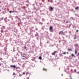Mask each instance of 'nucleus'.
<instances>
[{
	"mask_svg": "<svg viewBox=\"0 0 79 79\" xmlns=\"http://www.w3.org/2000/svg\"><path fill=\"white\" fill-rule=\"evenodd\" d=\"M62 54H64V55H65V54H66V52H64V53H62Z\"/></svg>",
	"mask_w": 79,
	"mask_h": 79,
	"instance_id": "nucleus-24",
	"label": "nucleus"
},
{
	"mask_svg": "<svg viewBox=\"0 0 79 79\" xmlns=\"http://www.w3.org/2000/svg\"><path fill=\"white\" fill-rule=\"evenodd\" d=\"M76 69H75L74 70V72H76Z\"/></svg>",
	"mask_w": 79,
	"mask_h": 79,
	"instance_id": "nucleus-29",
	"label": "nucleus"
},
{
	"mask_svg": "<svg viewBox=\"0 0 79 79\" xmlns=\"http://www.w3.org/2000/svg\"><path fill=\"white\" fill-rule=\"evenodd\" d=\"M72 56H74V55L73 54H72Z\"/></svg>",
	"mask_w": 79,
	"mask_h": 79,
	"instance_id": "nucleus-25",
	"label": "nucleus"
},
{
	"mask_svg": "<svg viewBox=\"0 0 79 79\" xmlns=\"http://www.w3.org/2000/svg\"><path fill=\"white\" fill-rule=\"evenodd\" d=\"M43 71H47V69H46L45 68H43Z\"/></svg>",
	"mask_w": 79,
	"mask_h": 79,
	"instance_id": "nucleus-10",
	"label": "nucleus"
},
{
	"mask_svg": "<svg viewBox=\"0 0 79 79\" xmlns=\"http://www.w3.org/2000/svg\"><path fill=\"white\" fill-rule=\"evenodd\" d=\"M17 19H19V18H17Z\"/></svg>",
	"mask_w": 79,
	"mask_h": 79,
	"instance_id": "nucleus-44",
	"label": "nucleus"
},
{
	"mask_svg": "<svg viewBox=\"0 0 79 79\" xmlns=\"http://www.w3.org/2000/svg\"><path fill=\"white\" fill-rule=\"evenodd\" d=\"M15 73H13V75H15Z\"/></svg>",
	"mask_w": 79,
	"mask_h": 79,
	"instance_id": "nucleus-34",
	"label": "nucleus"
},
{
	"mask_svg": "<svg viewBox=\"0 0 79 79\" xmlns=\"http://www.w3.org/2000/svg\"><path fill=\"white\" fill-rule=\"evenodd\" d=\"M10 67H13V68H16V67L15 65H10Z\"/></svg>",
	"mask_w": 79,
	"mask_h": 79,
	"instance_id": "nucleus-6",
	"label": "nucleus"
},
{
	"mask_svg": "<svg viewBox=\"0 0 79 79\" xmlns=\"http://www.w3.org/2000/svg\"><path fill=\"white\" fill-rule=\"evenodd\" d=\"M75 46H77L79 47V45H78V44H75Z\"/></svg>",
	"mask_w": 79,
	"mask_h": 79,
	"instance_id": "nucleus-18",
	"label": "nucleus"
},
{
	"mask_svg": "<svg viewBox=\"0 0 79 79\" xmlns=\"http://www.w3.org/2000/svg\"><path fill=\"white\" fill-rule=\"evenodd\" d=\"M49 30L50 32H53V27L52 26H50L49 28Z\"/></svg>",
	"mask_w": 79,
	"mask_h": 79,
	"instance_id": "nucleus-1",
	"label": "nucleus"
},
{
	"mask_svg": "<svg viewBox=\"0 0 79 79\" xmlns=\"http://www.w3.org/2000/svg\"><path fill=\"white\" fill-rule=\"evenodd\" d=\"M0 66H2V64H0Z\"/></svg>",
	"mask_w": 79,
	"mask_h": 79,
	"instance_id": "nucleus-39",
	"label": "nucleus"
},
{
	"mask_svg": "<svg viewBox=\"0 0 79 79\" xmlns=\"http://www.w3.org/2000/svg\"><path fill=\"white\" fill-rule=\"evenodd\" d=\"M23 74H25V73L24 72H23Z\"/></svg>",
	"mask_w": 79,
	"mask_h": 79,
	"instance_id": "nucleus-33",
	"label": "nucleus"
},
{
	"mask_svg": "<svg viewBox=\"0 0 79 79\" xmlns=\"http://www.w3.org/2000/svg\"><path fill=\"white\" fill-rule=\"evenodd\" d=\"M51 3H52V2H53V1L52 0H51Z\"/></svg>",
	"mask_w": 79,
	"mask_h": 79,
	"instance_id": "nucleus-26",
	"label": "nucleus"
},
{
	"mask_svg": "<svg viewBox=\"0 0 79 79\" xmlns=\"http://www.w3.org/2000/svg\"><path fill=\"white\" fill-rule=\"evenodd\" d=\"M0 11H1V10H0Z\"/></svg>",
	"mask_w": 79,
	"mask_h": 79,
	"instance_id": "nucleus-48",
	"label": "nucleus"
},
{
	"mask_svg": "<svg viewBox=\"0 0 79 79\" xmlns=\"http://www.w3.org/2000/svg\"><path fill=\"white\" fill-rule=\"evenodd\" d=\"M59 42H60V41H59Z\"/></svg>",
	"mask_w": 79,
	"mask_h": 79,
	"instance_id": "nucleus-47",
	"label": "nucleus"
},
{
	"mask_svg": "<svg viewBox=\"0 0 79 79\" xmlns=\"http://www.w3.org/2000/svg\"><path fill=\"white\" fill-rule=\"evenodd\" d=\"M24 57H25L26 59H28V57H26V56Z\"/></svg>",
	"mask_w": 79,
	"mask_h": 79,
	"instance_id": "nucleus-19",
	"label": "nucleus"
},
{
	"mask_svg": "<svg viewBox=\"0 0 79 79\" xmlns=\"http://www.w3.org/2000/svg\"><path fill=\"white\" fill-rule=\"evenodd\" d=\"M56 53H58V51H54V52L53 53H52V55H55V54H56Z\"/></svg>",
	"mask_w": 79,
	"mask_h": 79,
	"instance_id": "nucleus-3",
	"label": "nucleus"
},
{
	"mask_svg": "<svg viewBox=\"0 0 79 79\" xmlns=\"http://www.w3.org/2000/svg\"><path fill=\"white\" fill-rule=\"evenodd\" d=\"M2 27L3 28V29H5V26H2Z\"/></svg>",
	"mask_w": 79,
	"mask_h": 79,
	"instance_id": "nucleus-14",
	"label": "nucleus"
},
{
	"mask_svg": "<svg viewBox=\"0 0 79 79\" xmlns=\"http://www.w3.org/2000/svg\"><path fill=\"white\" fill-rule=\"evenodd\" d=\"M15 13H18V12H17V11H15Z\"/></svg>",
	"mask_w": 79,
	"mask_h": 79,
	"instance_id": "nucleus-36",
	"label": "nucleus"
},
{
	"mask_svg": "<svg viewBox=\"0 0 79 79\" xmlns=\"http://www.w3.org/2000/svg\"><path fill=\"white\" fill-rule=\"evenodd\" d=\"M65 72H66V70H64Z\"/></svg>",
	"mask_w": 79,
	"mask_h": 79,
	"instance_id": "nucleus-46",
	"label": "nucleus"
},
{
	"mask_svg": "<svg viewBox=\"0 0 79 79\" xmlns=\"http://www.w3.org/2000/svg\"><path fill=\"white\" fill-rule=\"evenodd\" d=\"M76 39V36H75L74 38V39Z\"/></svg>",
	"mask_w": 79,
	"mask_h": 79,
	"instance_id": "nucleus-17",
	"label": "nucleus"
},
{
	"mask_svg": "<svg viewBox=\"0 0 79 79\" xmlns=\"http://www.w3.org/2000/svg\"><path fill=\"white\" fill-rule=\"evenodd\" d=\"M76 73H77V74H79V72H76Z\"/></svg>",
	"mask_w": 79,
	"mask_h": 79,
	"instance_id": "nucleus-28",
	"label": "nucleus"
},
{
	"mask_svg": "<svg viewBox=\"0 0 79 79\" xmlns=\"http://www.w3.org/2000/svg\"><path fill=\"white\" fill-rule=\"evenodd\" d=\"M69 33H71V32H70V31H69Z\"/></svg>",
	"mask_w": 79,
	"mask_h": 79,
	"instance_id": "nucleus-41",
	"label": "nucleus"
},
{
	"mask_svg": "<svg viewBox=\"0 0 79 79\" xmlns=\"http://www.w3.org/2000/svg\"><path fill=\"white\" fill-rule=\"evenodd\" d=\"M68 50L69 51H73V50L70 49H69Z\"/></svg>",
	"mask_w": 79,
	"mask_h": 79,
	"instance_id": "nucleus-15",
	"label": "nucleus"
},
{
	"mask_svg": "<svg viewBox=\"0 0 79 79\" xmlns=\"http://www.w3.org/2000/svg\"><path fill=\"white\" fill-rule=\"evenodd\" d=\"M26 55V54H25L24 53H23L21 54V56L22 57H25Z\"/></svg>",
	"mask_w": 79,
	"mask_h": 79,
	"instance_id": "nucleus-4",
	"label": "nucleus"
},
{
	"mask_svg": "<svg viewBox=\"0 0 79 79\" xmlns=\"http://www.w3.org/2000/svg\"><path fill=\"white\" fill-rule=\"evenodd\" d=\"M24 48H25V49H26V46H24Z\"/></svg>",
	"mask_w": 79,
	"mask_h": 79,
	"instance_id": "nucleus-27",
	"label": "nucleus"
},
{
	"mask_svg": "<svg viewBox=\"0 0 79 79\" xmlns=\"http://www.w3.org/2000/svg\"><path fill=\"white\" fill-rule=\"evenodd\" d=\"M3 14H5V13H3Z\"/></svg>",
	"mask_w": 79,
	"mask_h": 79,
	"instance_id": "nucleus-51",
	"label": "nucleus"
},
{
	"mask_svg": "<svg viewBox=\"0 0 79 79\" xmlns=\"http://www.w3.org/2000/svg\"><path fill=\"white\" fill-rule=\"evenodd\" d=\"M49 9H50L51 10V11H52L53 10V8H52V7H49Z\"/></svg>",
	"mask_w": 79,
	"mask_h": 79,
	"instance_id": "nucleus-7",
	"label": "nucleus"
},
{
	"mask_svg": "<svg viewBox=\"0 0 79 79\" xmlns=\"http://www.w3.org/2000/svg\"><path fill=\"white\" fill-rule=\"evenodd\" d=\"M75 54H76L77 53V51H75Z\"/></svg>",
	"mask_w": 79,
	"mask_h": 79,
	"instance_id": "nucleus-21",
	"label": "nucleus"
},
{
	"mask_svg": "<svg viewBox=\"0 0 79 79\" xmlns=\"http://www.w3.org/2000/svg\"><path fill=\"white\" fill-rule=\"evenodd\" d=\"M79 8V7H77L75 8V10H77Z\"/></svg>",
	"mask_w": 79,
	"mask_h": 79,
	"instance_id": "nucleus-13",
	"label": "nucleus"
},
{
	"mask_svg": "<svg viewBox=\"0 0 79 79\" xmlns=\"http://www.w3.org/2000/svg\"><path fill=\"white\" fill-rule=\"evenodd\" d=\"M1 31L2 32L3 31L2 30Z\"/></svg>",
	"mask_w": 79,
	"mask_h": 79,
	"instance_id": "nucleus-38",
	"label": "nucleus"
},
{
	"mask_svg": "<svg viewBox=\"0 0 79 79\" xmlns=\"http://www.w3.org/2000/svg\"><path fill=\"white\" fill-rule=\"evenodd\" d=\"M33 5H34V4Z\"/></svg>",
	"mask_w": 79,
	"mask_h": 79,
	"instance_id": "nucleus-50",
	"label": "nucleus"
},
{
	"mask_svg": "<svg viewBox=\"0 0 79 79\" xmlns=\"http://www.w3.org/2000/svg\"><path fill=\"white\" fill-rule=\"evenodd\" d=\"M39 36H38V37L37 38L38 40H39Z\"/></svg>",
	"mask_w": 79,
	"mask_h": 79,
	"instance_id": "nucleus-22",
	"label": "nucleus"
},
{
	"mask_svg": "<svg viewBox=\"0 0 79 79\" xmlns=\"http://www.w3.org/2000/svg\"><path fill=\"white\" fill-rule=\"evenodd\" d=\"M53 45H52V47H53Z\"/></svg>",
	"mask_w": 79,
	"mask_h": 79,
	"instance_id": "nucleus-49",
	"label": "nucleus"
},
{
	"mask_svg": "<svg viewBox=\"0 0 79 79\" xmlns=\"http://www.w3.org/2000/svg\"><path fill=\"white\" fill-rule=\"evenodd\" d=\"M76 31V32H78V30H77Z\"/></svg>",
	"mask_w": 79,
	"mask_h": 79,
	"instance_id": "nucleus-31",
	"label": "nucleus"
},
{
	"mask_svg": "<svg viewBox=\"0 0 79 79\" xmlns=\"http://www.w3.org/2000/svg\"><path fill=\"white\" fill-rule=\"evenodd\" d=\"M71 18L72 19H73V20H74V19L73 18V17H71Z\"/></svg>",
	"mask_w": 79,
	"mask_h": 79,
	"instance_id": "nucleus-20",
	"label": "nucleus"
},
{
	"mask_svg": "<svg viewBox=\"0 0 79 79\" xmlns=\"http://www.w3.org/2000/svg\"><path fill=\"white\" fill-rule=\"evenodd\" d=\"M69 26H71V24L69 25Z\"/></svg>",
	"mask_w": 79,
	"mask_h": 79,
	"instance_id": "nucleus-42",
	"label": "nucleus"
},
{
	"mask_svg": "<svg viewBox=\"0 0 79 79\" xmlns=\"http://www.w3.org/2000/svg\"><path fill=\"white\" fill-rule=\"evenodd\" d=\"M67 54H68V52L67 53Z\"/></svg>",
	"mask_w": 79,
	"mask_h": 79,
	"instance_id": "nucleus-45",
	"label": "nucleus"
},
{
	"mask_svg": "<svg viewBox=\"0 0 79 79\" xmlns=\"http://www.w3.org/2000/svg\"><path fill=\"white\" fill-rule=\"evenodd\" d=\"M69 77H71V76H70Z\"/></svg>",
	"mask_w": 79,
	"mask_h": 79,
	"instance_id": "nucleus-43",
	"label": "nucleus"
},
{
	"mask_svg": "<svg viewBox=\"0 0 79 79\" xmlns=\"http://www.w3.org/2000/svg\"><path fill=\"white\" fill-rule=\"evenodd\" d=\"M35 29L36 31H37V30H38V29H37V28H36Z\"/></svg>",
	"mask_w": 79,
	"mask_h": 79,
	"instance_id": "nucleus-30",
	"label": "nucleus"
},
{
	"mask_svg": "<svg viewBox=\"0 0 79 79\" xmlns=\"http://www.w3.org/2000/svg\"><path fill=\"white\" fill-rule=\"evenodd\" d=\"M35 37H36L37 36H38V37H39V33L37 32H36V34L35 35Z\"/></svg>",
	"mask_w": 79,
	"mask_h": 79,
	"instance_id": "nucleus-5",
	"label": "nucleus"
},
{
	"mask_svg": "<svg viewBox=\"0 0 79 79\" xmlns=\"http://www.w3.org/2000/svg\"><path fill=\"white\" fill-rule=\"evenodd\" d=\"M14 50H15L14 49Z\"/></svg>",
	"mask_w": 79,
	"mask_h": 79,
	"instance_id": "nucleus-52",
	"label": "nucleus"
},
{
	"mask_svg": "<svg viewBox=\"0 0 79 79\" xmlns=\"http://www.w3.org/2000/svg\"><path fill=\"white\" fill-rule=\"evenodd\" d=\"M21 74H20V75H19V76H21Z\"/></svg>",
	"mask_w": 79,
	"mask_h": 79,
	"instance_id": "nucleus-35",
	"label": "nucleus"
},
{
	"mask_svg": "<svg viewBox=\"0 0 79 79\" xmlns=\"http://www.w3.org/2000/svg\"><path fill=\"white\" fill-rule=\"evenodd\" d=\"M27 79H29V77H28L27 78Z\"/></svg>",
	"mask_w": 79,
	"mask_h": 79,
	"instance_id": "nucleus-32",
	"label": "nucleus"
},
{
	"mask_svg": "<svg viewBox=\"0 0 79 79\" xmlns=\"http://www.w3.org/2000/svg\"><path fill=\"white\" fill-rule=\"evenodd\" d=\"M61 76H63V74H62Z\"/></svg>",
	"mask_w": 79,
	"mask_h": 79,
	"instance_id": "nucleus-40",
	"label": "nucleus"
},
{
	"mask_svg": "<svg viewBox=\"0 0 79 79\" xmlns=\"http://www.w3.org/2000/svg\"><path fill=\"white\" fill-rule=\"evenodd\" d=\"M11 12H12V13H14V11H12L10 10L9 11L10 13H11Z\"/></svg>",
	"mask_w": 79,
	"mask_h": 79,
	"instance_id": "nucleus-8",
	"label": "nucleus"
},
{
	"mask_svg": "<svg viewBox=\"0 0 79 79\" xmlns=\"http://www.w3.org/2000/svg\"><path fill=\"white\" fill-rule=\"evenodd\" d=\"M77 56H79V52L77 54Z\"/></svg>",
	"mask_w": 79,
	"mask_h": 79,
	"instance_id": "nucleus-16",
	"label": "nucleus"
},
{
	"mask_svg": "<svg viewBox=\"0 0 79 79\" xmlns=\"http://www.w3.org/2000/svg\"><path fill=\"white\" fill-rule=\"evenodd\" d=\"M3 20V17H2V18H0V21H1L2 20Z\"/></svg>",
	"mask_w": 79,
	"mask_h": 79,
	"instance_id": "nucleus-9",
	"label": "nucleus"
},
{
	"mask_svg": "<svg viewBox=\"0 0 79 79\" xmlns=\"http://www.w3.org/2000/svg\"><path fill=\"white\" fill-rule=\"evenodd\" d=\"M66 23H68V21H67Z\"/></svg>",
	"mask_w": 79,
	"mask_h": 79,
	"instance_id": "nucleus-37",
	"label": "nucleus"
},
{
	"mask_svg": "<svg viewBox=\"0 0 79 79\" xmlns=\"http://www.w3.org/2000/svg\"><path fill=\"white\" fill-rule=\"evenodd\" d=\"M39 59H40V60H41L42 59V57H41V56H40L39 57Z\"/></svg>",
	"mask_w": 79,
	"mask_h": 79,
	"instance_id": "nucleus-12",
	"label": "nucleus"
},
{
	"mask_svg": "<svg viewBox=\"0 0 79 79\" xmlns=\"http://www.w3.org/2000/svg\"><path fill=\"white\" fill-rule=\"evenodd\" d=\"M6 49H7V48H5L4 50H5V52H6Z\"/></svg>",
	"mask_w": 79,
	"mask_h": 79,
	"instance_id": "nucleus-11",
	"label": "nucleus"
},
{
	"mask_svg": "<svg viewBox=\"0 0 79 79\" xmlns=\"http://www.w3.org/2000/svg\"><path fill=\"white\" fill-rule=\"evenodd\" d=\"M60 34H61L62 35H64V32H63V31H61L59 32V35H60Z\"/></svg>",
	"mask_w": 79,
	"mask_h": 79,
	"instance_id": "nucleus-2",
	"label": "nucleus"
},
{
	"mask_svg": "<svg viewBox=\"0 0 79 79\" xmlns=\"http://www.w3.org/2000/svg\"><path fill=\"white\" fill-rule=\"evenodd\" d=\"M29 74V73L27 72L26 74V75L27 76V74Z\"/></svg>",
	"mask_w": 79,
	"mask_h": 79,
	"instance_id": "nucleus-23",
	"label": "nucleus"
}]
</instances>
